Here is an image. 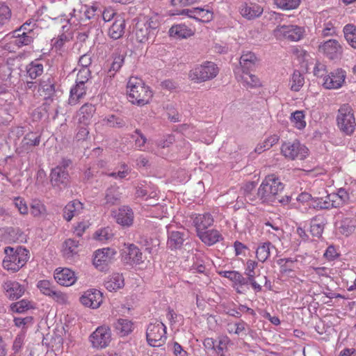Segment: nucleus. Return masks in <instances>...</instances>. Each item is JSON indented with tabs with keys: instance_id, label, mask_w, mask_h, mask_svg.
<instances>
[{
	"instance_id": "nucleus-31",
	"label": "nucleus",
	"mask_w": 356,
	"mask_h": 356,
	"mask_svg": "<svg viewBox=\"0 0 356 356\" xmlns=\"http://www.w3.org/2000/svg\"><path fill=\"white\" fill-rule=\"evenodd\" d=\"M187 15L203 22H209L213 19V13L209 8H195L187 10Z\"/></svg>"
},
{
	"instance_id": "nucleus-55",
	"label": "nucleus",
	"mask_w": 356,
	"mask_h": 356,
	"mask_svg": "<svg viewBox=\"0 0 356 356\" xmlns=\"http://www.w3.org/2000/svg\"><path fill=\"white\" fill-rule=\"evenodd\" d=\"M234 326L235 327L234 330L227 328V332L229 334L240 335L244 333L245 335L247 334L246 331L249 329V325L243 320H240L239 321L236 322L234 323Z\"/></svg>"
},
{
	"instance_id": "nucleus-11",
	"label": "nucleus",
	"mask_w": 356,
	"mask_h": 356,
	"mask_svg": "<svg viewBox=\"0 0 356 356\" xmlns=\"http://www.w3.org/2000/svg\"><path fill=\"white\" fill-rule=\"evenodd\" d=\"M111 340V329L107 326L98 327L90 336V341L92 347L104 348L107 347Z\"/></svg>"
},
{
	"instance_id": "nucleus-39",
	"label": "nucleus",
	"mask_w": 356,
	"mask_h": 356,
	"mask_svg": "<svg viewBox=\"0 0 356 356\" xmlns=\"http://www.w3.org/2000/svg\"><path fill=\"white\" fill-rule=\"evenodd\" d=\"M348 194L343 188L339 189L337 193H330L327 195V200L331 201L333 204L334 208L341 207L343 203L348 200Z\"/></svg>"
},
{
	"instance_id": "nucleus-23",
	"label": "nucleus",
	"mask_w": 356,
	"mask_h": 356,
	"mask_svg": "<svg viewBox=\"0 0 356 356\" xmlns=\"http://www.w3.org/2000/svg\"><path fill=\"white\" fill-rule=\"evenodd\" d=\"M136 40L140 43H145L155 37V33L151 32L143 21H138L134 30Z\"/></svg>"
},
{
	"instance_id": "nucleus-28",
	"label": "nucleus",
	"mask_w": 356,
	"mask_h": 356,
	"mask_svg": "<svg viewBox=\"0 0 356 356\" xmlns=\"http://www.w3.org/2000/svg\"><path fill=\"white\" fill-rule=\"evenodd\" d=\"M35 31H23L19 32L15 30L13 33V43L18 47L26 46L31 44L35 38Z\"/></svg>"
},
{
	"instance_id": "nucleus-48",
	"label": "nucleus",
	"mask_w": 356,
	"mask_h": 356,
	"mask_svg": "<svg viewBox=\"0 0 356 356\" xmlns=\"http://www.w3.org/2000/svg\"><path fill=\"white\" fill-rule=\"evenodd\" d=\"M230 339L227 335L219 336L216 339L215 346V353L220 356L221 354H225L224 350L227 349V346L230 343Z\"/></svg>"
},
{
	"instance_id": "nucleus-62",
	"label": "nucleus",
	"mask_w": 356,
	"mask_h": 356,
	"mask_svg": "<svg viewBox=\"0 0 356 356\" xmlns=\"http://www.w3.org/2000/svg\"><path fill=\"white\" fill-rule=\"evenodd\" d=\"M38 287L40 290V291L46 295L50 296L52 292L54 291V287L51 286V284L48 280H40L38 283Z\"/></svg>"
},
{
	"instance_id": "nucleus-40",
	"label": "nucleus",
	"mask_w": 356,
	"mask_h": 356,
	"mask_svg": "<svg viewBox=\"0 0 356 356\" xmlns=\"http://www.w3.org/2000/svg\"><path fill=\"white\" fill-rule=\"evenodd\" d=\"M331 201L327 200V195L325 197H313L312 201L309 203V208L316 210L330 209L334 208Z\"/></svg>"
},
{
	"instance_id": "nucleus-33",
	"label": "nucleus",
	"mask_w": 356,
	"mask_h": 356,
	"mask_svg": "<svg viewBox=\"0 0 356 356\" xmlns=\"http://www.w3.org/2000/svg\"><path fill=\"white\" fill-rule=\"evenodd\" d=\"M82 209V203L78 200H73L65 207L63 218L67 221H70L74 216L79 215Z\"/></svg>"
},
{
	"instance_id": "nucleus-42",
	"label": "nucleus",
	"mask_w": 356,
	"mask_h": 356,
	"mask_svg": "<svg viewBox=\"0 0 356 356\" xmlns=\"http://www.w3.org/2000/svg\"><path fill=\"white\" fill-rule=\"evenodd\" d=\"M344 37L353 48L356 49V26L348 24L343 27Z\"/></svg>"
},
{
	"instance_id": "nucleus-24",
	"label": "nucleus",
	"mask_w": 356,
	"mask_h": 356,
	"mask_svg": "<svg viewBox=\"0 0 356 356\" xmlns=\"http://www.w3.org/2000/svg\"><path fill=\"white\" fill-rule=\"evenodd\" d=\"M239 12L243 17L252 19L259 17L262 14L263 8L257 3L243 2L239 7Z\"/></svg>"
},
{
	"instance_id": "nucleus-14",
	"label": "nucleus",
	"mask_w": 356,
	"mask_h": 356,
	"mask_svg": "<svg viewBox=\"0 0 356 356\" xmlns=\"http://www.w3.org/2000/svg\"><path fill=\"white\" fill-rule=\"evenodd\" d=\"M257 61V58L253 52H243L240 57V67H236L234 70V73L237 74L240 70H241L243 74L251 72L256 68Z\"/></svg>"
},
{
	"instance_id": "nucleus-59",
	"label": "nucleus",
	"mask_w": 356,
	"mask_h": 356,
	"mask_svg": "<svg viewBox=\"0 0 356 356\" xmlns=\"http://www.w3.org/2000/svg\"><path fill=\"white\" fill-rule=\"evenodd\" d=\"M145 20H143L144 23L146 24V26L151 32L155 33L156 34V29L159 28L160 25L159 17L156 15L152 17H149L147 19L145 18Z\"/></svg>"
},
{
	"instance_id": "nucleus-18",
	"label": "nucleus",
	"mask_w": 356,
	"mask_h": 356,
	"mask_svg": "<svg viewBox=\"0 0 356 356\" xmlns=\"http://www.w3.org/2000/svg\"><path fill=\"white\" fill-rule=\"evenodd\" d=\"M54 279L58 284L65 286H72L76 281L74 272L67 268L56 269L54 273Z\"/></svg>"
},
{
	"instance_id": "nucleus-9",
	"label": "nucleus",
	"mask_w": 356,
	"mask_h": 356,
	"mask_svg": "<svg viewBox=\"0 0 356 356\" xmlns=\"http://www.w3.org/2000/svg\"><path fill=\"white\" fill-rule=\"evenodd\" d=\"M116 251L113 248H103L95 252L93 264L100 271L106 270L110 264L113 262Z\"/></svg>"
},
{
	"instance_id": "nucleus-64",
	"label": "nucleus",
	"mask_w": 356,
	"mask_h": 356,
	"mask_svg": "<svg viewBox=\"0 0 356 356\" xmlns=\"http://www.w3.org/2000/svg\"><path fill=\"white\" fill-rule=\"evenodd\" d=\"M351 221H343L339 227L341 233L346 236L350 235L353 231L355 226L350 225Z\"/></svg>"
},
{
	"instance_id": "nucleus-63",
	"label": "nucleus",
	"mask_w": 356,
	"mask_h": 356,
	"mask_svg": "<svg viewBox=\"0 0 356 356\" xmlns=\"http://www.w3.org/2000/svg\"><path fill=\"white\" fill-rule=\"evenodd\" d=\"M10 15L11 12L9 7L3 3H0V26L8 20Z\"/></svg>"
},
{
	"instance_id": "nucleus-25",
	"label": "nucleus",
	"mask_w": 356,
	"mask_h": 356,
	"mask_svg": "<svg viewBox=\"0 0 356 356\" xmlns=\"http://www.w3.org/2000/svg\"><path fill=\"white\" fill-rule=\"evenodd\" d=\"M6 296L11 300L19 298L24 293V288L16 281H7L3 284Z\"/></svg>"
},
{
	"instance_id": "nucleus-37",
	"label": "nucleus",
	"mask_w": 356,
	"mask_h": 356,
	"mask_svg": "<svg viewBox=\"0 0 356 356\" xmlns=\"http://www.w3.org/2000/svg\"><path fill=\"white\" fill-rule=\"evenodd\" d=\"M44 72V65L40 59L31 61L26 66V73L31 79H35L41 76Z\"/></svg>"
},
{
	"instance_id": "nucleus-13",
	"label": "nucleus",
	"mask_w": 356,
	"mask_h": 356,
	"mask_svg": "<svg viewBox=\"0 0 356 356\" xmlns=\"http://www.w3.org/2000/svg\"><path fill=\"white\" fill-rule=\"evenodd\" d=\"M304 33V29L296 25H283L277 26L275 30L277 37H284L291 41L300 40Z\"/></svg>"
},
{
	"instance_id": "nucleus-46",
	"label": "nucleus",
	"mask_w": 356,
	"mask_h": 356,
	"mask_svg": "<svg viewBox=\"0 0 356 356\" xmlns=\"http://www.w3.org/2000/svg\"><path fill=\"white\" fill-rule=\"evenodd\" d=\"M103 120L104 124L110 127L121 128L126 125V122L122 118L115 115H108Z\"/></svg>"
},
{
	"instance_id": "nucleus-30",
	"label": "nucleus",
	"mask_w": 356,
	"mask_h": 356,
	"mask_svg": "<svg viewBox=\"0 0 356 356\" xmlns=\"http://www.w3.org/2000/svg\"><path fill=\"white\" fill-rule=\"evenodd\" d=\"M326 224L327 220L322 215H317L312 218L310 220V232L312 236L321 237Z\"/></svg>"
},
{
	"instance_id": "nucleus-22",
	"label": "nucleus",
	"mask_w": 356,
	"mask_h": 356,
	"mask_svg": "<svg viewBox=\"0 0 356 356\" xmlns=\"http://www.w3.org/2000/svg\"><path fill=\"white\" fill-rule=\"evenodd\" d=\"M257 266L258 263L257 261L248 259L246 262L244 273L246 275L247 280L249 281L252 289L256 292H260L262 290V286L255 280V277L257 275L255 270Z\"/></svg>"
},
{
	"instance_id": "nucleus-6",
	"label": "nucleus",
	"mask_w": 356,
	"mask_h": 356,
	"mask_svg": "<svg viewBox=\"0 0 356 356\" xmlns=\"http://www.w3.org/2000/svg\"><path fill=\"white\" fill-rule=\"evenodd\" d=\"M167 228L166 247L171 251L181 250L188 243L189 235L184 229H174L173 226L168 225Z\"/></svg>"
},
{
	"instance_id": "nucleus-44",
	"label": "nucleus",
	"mask_w": 356,
	"mask_h": 356,
	"mask_svg": "<svg viewBox=\"0 0 356 356\" xmlns=\"http://www.w3.org/2000/svg\"><path fill=\"white\" fill-rule=\"evenodd\" d=\"M115 327L122 336H126L132 332L133 323L128 319L120 318L115 323Z\"/></svg>"
},
{
	"instance_id": "nucleus-7",
	"label": "nucleus",
	"mask_w": 356,
	"mask_h": 356,
	"mask_svg": "<svg viewBox=\"0 0 356 356\" xmlns=\"http://www.w3.org/2000/svg\"><path fill=\"white\" fill-rule=\"evenodd\" d=\"M146 337L149 346L153 347L161 346L165 343L167 339L165 325L158 321L149 323L147 328Z\"/></svg>"
},
{
	"instance_id": "nucleus-45",
	"label": "nucleus",
	"mask_w": 356,
	"mask_h": 356,
	"mask_svg": "<svg viewBox=\"0 0 356 356\" xmlns=\"http://www.w3.org/2000/svg\"><path fill=\"white\" fill-rule=\"evenodd\" d=\"M273 247L270 242H266L260 245L256 250V255L259 261H266L270 257V248Z\"/></svg>"
},
{
	"instance_id": "nucleus-49",
	"label": "nucleus",
	"mask_w": 356,
	"mask_h": 356,
	"mask_svg": "<svg viewBox=\"0 0 356 356\" xmlns=\"http://www.w3.org/2000/svg\"><path fill=\"white\" fill-rule=\"evenodd\" d=\"M279 140V138L277 136L274 135L266 139L262 144L258 145L255 148V152L258 154H261V152L269 149L272 147L275 144H276Z\"/></svg>"
},
{
	"instance_id": "nucleus-53",
	"label": "nucleus",
	"mask_w": 356,
	"mask_h": 356,
	"mask_svg": "<svg viewBox=\"0 0 356 356\" xmlns=\"http://www.w3.org/2000/svg\"><path fill=\"white\" fill-rule=\"evenodd\" d=\"M254 187V185L253 182L248 183L243 187V195L246 201L252 204L257 203V193L254 195L252 193V190Z\"/></svg>"
},
{
	"instance_id": "nucleus-2",
	"label": "nucleus",
	"mask_w": 356,
	"mask_h": 356,
	"mask_svg": "<svg viewBox=\"0 0 356 356\" xmlns=\"http://www.w3.org/2000/svg\"><path fill=\"white\" fill-rule=\"evenodd\" d=\"M127 93L129 101L139 106L149 103L153 93L150 88L138 77L131 76L127 84Z\"/></svg>"
},
{
	"instance_id": "nucleus-5",
	"label": "nucleus",
	"mask_w": 356,
	"mask_h": 356,
	"mask_svg": "<svg viewBox=\"0 0 356 356\" xmlns=\"http://www.w3.org/2000/svg\"><path fill=\"white\" fill-rule=\"evenodd\" d=\"M337 126L346 135H351L355 128V119L353 108L348 104H343L338 110Z\"/></svg>"
},
{
	"instance_id": "nucleus-54",
	"label": "nucleus",
	"mask_w": 356,
	"mask_h": 356,
	"mask_svg": "<svg viewBox=\"0 0 356 356\" xmlns=\"http://www.w3.org/2000/svg\"><path fill=\"white\" fill-rule=\"evenodd\" d=\"M40 142V136L33 132L26 134L22 140L24 146H38Z\"/></svg>"
},
{
	"instance_id": "nucleus-47",
	"label": "nucleus",
	"mask_w": 356,
	"mask_h": 356,
	"mask_svg": "<svg viewBox=\"0 0 356 356\" xmlns=\"http://www.w3.org/2000/svg\"><path fill=\"white\" fill-rule=\"evenodd\" d=\"M305 115L302 111H296L291 114V121L298 129H302L306 127L305 120Z\"/></svg>"
},
{
	"instance_id": "nucleus-8",
	"label": "nucleus",
	"mask_w": 356,
	"mask_h": 356,
	"mask_svg": "<svg viewBox=\"0 0 356 356\" xmlns=\"http://www.w3.org/2000/svg\"><path fill=\"white\" fill-rule=\"evenodd\" d=\"M308 148L301 144L299 140L287 141L282 143L281 152L289 160H304L308 156Z\"/></svg>"
},
{
	"instance_id": "nucleus-21",
	"label": "nucleus",
	"mask_w": 356,
	"mask_h": 356,
	"mask_svg": "<svg viewBox=\"0 0 356 356\" xmlns=\"http://www.w3.org/2000/svg\"><path fill=\"white\" fill-rule=\"evenodd\" d=\"M197 237L202 243L211 246L223 240V236L217 229H205L196 232Z\"/></svg>"
},
{
	"instance_id": "nucleus-36",
	"label": "nucleus",
	"mask_w": 356,
	"mask_h": 356,
	"mask_svg": "<svg viewBox=\"0 0 356 356\" xmlns=\"http://www.w3.org/2000/svg\"><path fill=\"white\" fill-rule=\"evenodd\" d=\"M169 33L171 37L186 38L193 35V31L186 25L180 24L172 26L169 30Z\"/></svg>"
},
{
	"instance_id": "nucleus-52",
	"label": "nucleus",
	"mask_w": 356,
	"mask_h": 356,
	"mask_svg": "<svg viewBox=\"0 0 356 356\" xmlns=\"http://www.w3.org/2000/svg\"><path fill=\"white\" fill-rule=\"evenodd\" d=\"M91 72L89 68H81L76 75V82L91 86Z\"/></svg>"
},
{
	"instance_id": "nucleus-27",
	"label": "nucleus",
	"mask_w": 356,
	"mask_h": 356,
	"mask_svg": "<svg viewBox=\"0 0 356 356\" xmlns=\"http://www.w3.org/2000/svg\"><path fill=\"white\" fill-rule=\"evenodd\" d=\"M90 86L88 84L75 81V84L70 89L69 103L71 105L76 104L80 99L86 95V92Z\"/></svg>"
},
{
	"instance_id": "nucleus-51",
	"label": "nucleus",
	"mask_w": 356,
	"mask_h": 356,
	"mask_svg": "<svg viewBox=\"0 0 356 356\" xmlns=\"http://www.w3.org/2000/svg\"><path fill=\"white\" fill-rule=\"evenodd\" d=\"M274 3L282 10H293L298 7L300 0H274Z\"/></svg>"
},
{
	"instance_id": "nucleus-34",
	"label": "nucleus",
	"mask_w": 356,
	"mask_h": 356,
	"mask_svg": "<svg viewBox=\"0 0 356 356\" xmlns=\"http://www.w3.org/2000/svg\"><path fill=\"white\" fill-rule=\"evenodd\" d=\"M121 193L119 192L118 186H111L105 191L104 203L107 207H111L120 203Z\"/></svg>"
},
{
	"instance_id": "nucleus-38",
	"label": "nucleus",
	"mask_w": 356,
	"mask_h": 356,
	"mask_svg": "<svg viewBox=\"0 0 356 356\" xmlns=\"http://www.w3.org/2000/svg\"><path fill=\"white\" fill-rule=\"evenodd\" d=\"M79 243L74 239H67L63 245V254L67 259H71L78 254Z\"/></svg>"
},
{
	"instance_id": "nucleus-43",
	"label": "nucleus",
	"mask_w": 356,
	"mask_h": 356,
	"mask_svg": "<svg viewBox=\"0 0 356 356\" xmlns=\"http://www.w3.org/2000/svg\"><path fill=\"white\" fill-rule=\"evenodd\" d=\"M128 250V257L131 263L139 264L143 261V253L136 245L130 244Z\"/></svg>"
},
{
	"instance_id": "nucleus-29",
	"label": "nucleus",
	"mask_w": 356,
	"mask_h": 356,
	"mask_svg": "<svg viewBox=\"0 0 356 356\" xmlns=\"http://www.w3.org/2000/svg\"><path fill=\"white\" fill-rule=\"evenodd\" d=\"M96 111L95 106L89 103L83 104L78 112L79 122L86 126L90 124Z\"/></svg>"
},
{
	"instance_id": "nucleus-20",
	"label": "nucleus",
	"mask_w": 356,
	"mask_h": 356,
	"mask_svg": "<svg viewBox=\"0 0 356 356\" xmlns=\"http://www.w3.org/2000/svg\"><path fill=\"white\" fill-rule=\"evenodd\" d=\"M196 232L207 229L213 224V218L210 213L193 214L191 216Z\"/></svg>"
},
{
	"instance_id": "nucleus-3",
	"label": "nucleus",
	"mask_w": 356,
	"mask_h": 356,
	"mask_svg": "<svg viewBox=\"0 0 356 356\" xmlns=\"http://www.w3.org/2000/svg\"><path fill=\"white\" fill-rule=\"evenodd\" d=\"M4 253L6 257L3 260L2 266L4 269L12 273L19 271L29 259V251L22 246H17L16 248L6 247Z\"/></svg>"
},
{
	"instance_id": "nucleus-17",
	"label": "nucleus",
	"mask_w": 356,
	"mask_h": 356,
	"mask_svg": "<svg viewBox=\"0 0 356 356\" xmlns=\"http://www.w3.org/2000/svg\"><path fill=\"white\" fill-rule=\"evenodd\" d=\"M113 213L116 222L120 225L123 227H130L132 225L134 212L130 207L123 206Z\"/></svg>"
},
{
	"instance_id": "nucleus-58",
	"label": "nucleus",
	"mask_w": 356,
	"mask_h": 356,
	"mask_svg": "<svg viewBox=\"0 0 356 356\" xmlns=\"http://www.w3.org/2000/svg\"><path fill=\"white\" fill-rule=\"evenodd\" d=\"M243 83L251 88L256 87L259 85L258 78L252 74L251 72L243 74L241 76Z\"/></svg>"
},
{
	"instance_id": "nucleus-26",
	"label": "nucleus",
	"mask_w": 356,
	"mask_h": 356,
	"mask_svg": "<svg viewBox=\"0 0 356 356\" xmlns=\"http://www.w3.org/2000/svg\"><path fill=\"white\" fill-rule=\"evenodd\" d=\"M126 28L125 19L122 16H116L115 21L108 29V34L109 37L113 40H118L121 38Z\"/></svg>"
},
{
	"instance_id": "nucleus-15",
	"label": "nucleus",
	"mask_w": 356,
	"mask_h": 356,
	"mask_svg": "<svg viewBox=\"0 0 356 356\" xmlns=\"http://www.w3.org/2000/svg\"><path fill=\"white\" fill-rule=\"evenodd\" d=\"M69 173L63 167H55L50 173V181L53 187L60 189L66 188L69 184Z\"/></svg>"
},
{
	"instance_id": "nucleus-41",
	"label": "nucleus",
	"mask_w": 356,
	"mask_h": 356,
	"mask_svg": "<svg viewBox=\"0 0 356 356\" xmlns=\"http://www.w3.org/2000/svg\"><path fill=\"white\" fill-rule=\"evenodd\" d=\"M97 11V7L95 6H81L80 10L79 11V18L81 22H85L93 18L96 15Z\"/></svg>"
},
{
	"instance_id": "nucleus-16",
	"label": "nucleus",
	"mask_w": 356,
	"mask_h": 356,
	"mask_svg": "<svg viewBox=\"0 0 356 356\" xmlns=\"http://www.w3.org/2000/svg\"><path fill=\"white\" fill-rule=\"evenodd\" d=\"M80 302L86 307L98 308L102 302V294L97 289L87 291L80 298Z\"/></svg>"
},
{
	"instance_id": "nucleus-35",
	"label": "nucleus",
	"mask_w": 356,
	"mask_h": 356,
	"mask_svg": "<svg viewBox=\"0 0 356 356\" xmlns=\"http://www.w3.org/2000/svg\"><path fill=\"white\" fill-rule=\"evenodd\" d=\"M124 285V277L120 273H113L104 283L106 289L109 291H117L122 288Z\"/></svg>"
},
{
	"instance_id": "nucleus-19",
	"label": "nucleus",
	"mask_w": 356,
	"mask_h": 356,
	"mask_svg": "<svg viewBox=\"0 0 356 356\" xmlns=\"http://www.w3.org/2000/svg\"><path fill=\"white\" fill-rule=\"evenodd\" d=\"M40 90L44 99L58 98L56 95L55 80L50 76H44L40 81Z\"/></svg>"
},
{
	"instance_id": "nucleus-1",
	"label": "nucleus",
	"mask_w": 356,
	"mask_h": 356,
	"mask_svg": "<svg viewBox=\"0 0 356 356\" xmlns=\"http://www.w3.org/2000/svg\"><path fill=\"white\" fill-rule=\"evenodd\" d=\"M284 188V184L275 174L268 175L262 180L257 192V203L273 204L278 195Z\"/></svg>"
},
{
	"instance_id": "nucleus-4",
	"label": "nucleus",
	"mask_w": 356,
	"mask_h": 356,
	"mask_svg": "<svg viewBox=\"0 0 356 356\" xmlns=\"http://www.w3.org/2000/svg\"><path fill=\"white\" fill-rule=\"evenodd\" d=\"M218 72L219 69L214 63L205 61L190 71L189 78L196 83H201L214 79Z\"/></svg>"
},
{
	"instance_id": "nucleus-56",
	"label": "nucleus",
	"mask_w": 356,
	"mask_h": 356,
	"mask_svg": "<svg viewBox=\"0 0 356 356\" xmlns=\"http://www.w3.org/2000/svg\"><path fill=\"white\" fill-rule=\"evenodd\" d=\"M231 281L233 282L234 285H239L241 288L248 286V285L250 284L246 277H244L241 273L236 270H234Z\"/></svg>"
},
{
	"instance_id": "nucleus-61",
	"label": "nucleus",
	"mask_w": 356,
	"mask_h": 356,
	"mask_svg": "<svg viewBox=\"0 0 356 356\" xmlns=\"http://www.w3.org/2000/svg\"><path fill=\"white\" fill-rule=\"evenodd\" d=\"M131 138L134 139L136 147H138L140 149H143V147L145 146L147 142V138L140 131V130L138 129H136L134 134L131 136Z\"/></svg>"
},
{
	"instance_id": "nucleus-12",
	"label": "nucleus",
	"mask_w": 356,
	"mask_h": 356,
	"mask_svg": "<svg viewBox=\"0 0 356 356\" xmlns=\"http://www.w3.org/2000/svg\"><path fill=\"white\" fill-rule=\"evenodd\" d=\"M346 77V72L345 70L341 68L335 69L325 76L323 86L329 90L339 89L345 82Z\"/></svg>"
},
{
	"instance_id": "nucleus-32",
	"label": "nucleus",
	"mask_w": 356,
	"mask_h": 356,
	"mask_svg": "<svg viewBox=\"0 0 356 356\" xmlns=\"http://www.w3.org/2000/svg\"><path fill=\"white\" fill-rule=\"evenodd\" d=\"M44 102L40 108L41 111H44L47 118L51 117L52 119H56L58 113L59 108V99L58 98L44 99Z\"/></svg>"
},
{
	"instance_id": "nucleus-60",
	"label": "nucleus",
	"mask_w": 356,
	"mask_h": 356,
	"mask_svg": "<svg viewBox=\"0 0 356 356\" xmlns=\"http://www.w3.org/2000/svg\"><path fill=\"white\" fill-rule=\"evenodd\" d=\"M31 308V302L22 300L11 305V309L17 313H23Z\"/></svg>"
},
{
	"instance_id": "nucleus-10",
	"label": "nucleus",
	"mask_w": 356,
	"mask_h": 356,
	"mask_svg": "<svg viewBox=\"0 0 356 356\" xmlns=\"http://www.w3.org/2000/svg\"><path fill=\"white\" fill-rule=\"evenodd\" d=\"M318 51L330 60H338L343 54V47L338 40L330 39L321 42Z\"/></svg>"
},
{
	"instance_id": "nucleus-50",
	"label": "nucleus",
	"mask_w": 356,
	"mask_h": 356,
	"mask_svg": "<svg viewBox=\"0 0 356 356\" xmlns=\"http://www.w3.org/2000/svg\"><path fill=\"white\" fill-rule=\"evenodd\" d=\"M291 82V89L293 91L298 92L303 86L305 79L299 71L295 70L292 75Z\"/></svg>"
},
{
	"instance_id": "nucleus-57",
	"label": "nucleus",
	"mask_w": 356,
	"mask_h": 356,
	"mask_svg": "<svg viewBox=\"0 0 356 356\" xmlns=\"http://www.w3.org/2000/svg\"><path fill=\"white\" fill-rule=\"evenodd\" d=\"M46 208L44 204L38 201H35L31 206V213L34 217H41L45 215Z\"/></svg>"
}]
</instances>
